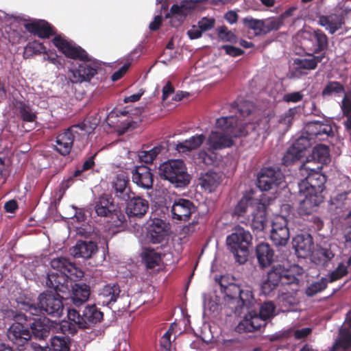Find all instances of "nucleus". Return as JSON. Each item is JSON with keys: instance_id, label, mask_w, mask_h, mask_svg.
<instances>
[{"instance_id": "obj_23", "label": "nucleus", "mask_w": 351, "mask_h": 351, "mask_svg": "<svg viewBox=\"0 0 351 351\" xmlns=\"http://www.w3.org/2000/svg\"><path fill=\"white\" fill-rule=\"evenodd\" d=\"M293 247L298 258H306L312 254L313 247V238L310 234L302 233L293 237Z\"/></svg>"}, {"instance_id": "obj_1", "label": "nucleus", "mask_w": 351, "mask_h": 351, "mask_svg": "<svg viewBox=\"0 0 351 351\" xmlns=\"http://www.w3.org/2000/svg\"><path fill=\"white\" fill-rule=\"evenodd\" d=\"M53 43L66 57L81 61L77 67L70 70V79L72 83L90 81L97 73V67L88 62L87 53L73 41L61 35H57L53 38Z\"/></svg>"}, {"instance_id": "obj_11", "label": "nucleus", "mask_w": 351, "mask_h": 351, "mask_svg": "<svg viewBox=\"0 0 351 351\" xmlns=\"http://www.w3.org/2000/svg\"><path fill=\"white\" fill-rule=\"evenodd\" d=\"M169 223L161 219L154 218L147 227L146 238L153 244L163 245L169 240Z\"/></svg>"}, {"instance_id": "obj_37", "label": "nucleus", "mask_w": 351, "mask_h": 351, "mask_svg": "<svg viewBox=\"0 0 351 351\" xmlns=\"http://www.w3.org/2000/svg\"><path fill=\"white\" fill-rule=\"evenodd\" d=\"M329 149L328 146L323 144H318L315 145L311 155L307 158V160H314L317 162L313 166L316 165H322L327 163L329 161Z\"/></svg>"}, {"instance_id": "obj_25", "label": "nucleus", "mask_w": 351, "mask_h": 351, "mask_svg": "<svg viewBox=\"0 0 351 351\" xmlns=\"http://www.w3.org/2000/svg\"><path fill=\"white\" fill-rule=\"evenodd\" d=\"M265 326L266 322L260 317H257V313L249 312L236 326L235 330L239 333L254 332L260 331L261 328Z\"/></svg>"}, {"instance_id": "obj_64", "label": "nucleus", "mask_w": 351, "mask_h": 351, "mask_svg": "<svg viewBox=\"0 0 351 351\" xmlns=\"http://www.w3.org/2000/svg\"><path fill=\"white\" fill-rule=\"evenodd\" d=\"M56 145L55 146L56 150L60 153L62 156L68 155L71 151L73 144H72V141L69 142H62L59 141H56Z\"/></svg>"}, {"instance_id": "obj_13", "label": "nucleus", "mask_w": 351, "mask_h": 351, "mask_svg": "<svg viewBox=\"0 0 351 351\" xmlns=\"http://www.w3.org/2000/svg\"><path fill=\"white\" fill-rule=\"evenodd\" d=\"M6 335L19 351L26 348L32 339L29 329L20 322L13 323L7 330Z\"/></svg>"}, {"instance_id": "obj_18", "label": "nucleus", "mask_w": 351, "mask_h": 351, "mask_svg": "<svg viewBox=\"0 0 351 351\" xmlns=\"http://www.w3.org/2000/svg\"><path fill=\"white\" fill-rule=\"evenodd\" d=\"M196 210L197 207L191 200L178 197L172 204L171 215L173 219L186 221Z\"/></svg>"}, {"instance_id": "obj_40", "label": "nucleus", "mask_w": 351, "mask_h": 351, "mask_svg": "<svg viewBox=\"0 0 351 351\" xmlns=\"http://www.w3.org/2000/svg\"><path fill=\"white\" fill-rule=\"evenodd\" d=\"M256 202H259L250 197H242L235 206L234 214L238 217H244L248 212L251 213L252 207H254Z\"/></svg>"}, {"instance_id": "obj_19", "label": "nucleus", "mask_w": 351, "mask_h": 351, "mask_svg": "<svg viewBox=\"0 0 351 351\" xmlns=\"http://www.w3.org/2000/svg\"><path fill=\"white\" fill-rule=\"evenodd\" d=\"M287 225V219L282 217L276 218L272 222L270 239L276 246H285L287 243L290 237Z\"/></svg>"}, {"instance_id": "obj_60", "label": "nucleus", "mask_w": 351, "mask_h": 351, "mask_svg": "<svg viewBox=\"0 0 351 351\" xmlns=\"http://www.w3.org/2000/svg\"><path fill=\"white\" fill-rule=\"evenodd\" d=\"M302 156L290 147L285 153L282 162L285 166H289L298 161Z\"/></svg>"}, {"instance_id": "obj_33", "label": "nucleus", "mask_w": 351, "mask_h": 351, "mask_svg": "<svg viewBox=\"0 0 351 351\" xmlns=\"http://www.w3.org/2000/svg\"><path fill=\"white\" fill-rule=\"evenodd\" d=\"M169 150L168 143L161 142L149 150L139 151L138 156L141 162L145 163L152 162L160 154H165Z\"/></svg>"}, {"instance_id": "obj_32", "label": "nucleus", "mask_w": 351, "mask_h": 351, "mask_svg": "<svg viewBox=\"0 0 351 351\" xmlns=\"http://www.w3.org/2000/svg\"><path fill=\"white\" fill-rule=\"evenodd\" d=\"M90 287L85 283L75 284L73 287L71 301L75 307H80L89 298Z\"/></svg>"}, {"instance_id": "obj_50", "label": "nucleus", "mask_w": 351, "mask_h": 351, "mask_svg": "<svg viewBox=\"0 0 351 351\" xmlns=\"http://www.w3.org/2000/svg\"><path fill=\"white\" fill-rule=\"evenodd\" d=\"M231 108L233 110H237L241 117H247L254 111L255 106L252 101H241L239 103H232Z\"/></svg>"}, {"instance_id": "obj_15", "label": "nucleus", "mask_w": 351, "mask_h": 351, "mask_svg": "<svg viewBox=\"0 0 351 351\" xmlns=\"http://www.w3.org/2000/svg\"><path fill=\"white\" fill-rule=\"evenodd\" d=\"M111 195L112 201L117 204H125L132 195L129 180L123 174H118L112 182Z\"/></svg>"}, {"instance_id": "obj_12", "label": "nucleus", "mask_w": 351, "mask_h": 351, "mask_svg": "<svg viewBox=\"0 0 351 351\" xmlns=\"http://www.w3.org/2000/svg\"><path fill=\"white\" fill-rule=\"evenodd\" d=\"M284 180V175L278 167H265L257 178V186L261 191H269L279 186Z\"/></svg>"}, {"instance_id": "obj_39", "label": "nucleus", "mask_w": 351, "mask_h": 351, "mask_svg": "<svg viewBox=\"0 0 351 351\" xmlns=\"http://www.w3.org/2000/svg\"><path fill=\"white\" fill-rule=\"evenodd\" d=\"M166 256H171L170 254L162 253L159 249L155 250L150 247H143L141 253L143 263H159L162 261V257Z\"/></svg>"}, {"instance_id": "obj_2", "label": "nucleus", "mask_w": 351, "mask_h": 351, "mask_svg": "<svg viewBox=\"0 0 351 351\" xmlns=\"http://www.w3.org/2000/svg\"><path fill=\"white\" fill-rule=\"evenodd\" d=\"M67 317L69 322H63L61 328L64 332L73 335L76 332V326L80 328H90L103 319V313L96 306L95 304L87 305L82 311L77 310L75 308H67Z\"/></svg>"}, {"instance_id": "obj_30", "label": "nucleus", "mask_w": 351, "mask_h": 351, "mask_svg": "<svg viewBox=\"0 0 351 351\" xmlns=\"http://www.w3.org/2000/svg\"><path fill=\"white\" fill-rule=\"evenodd\" d=\"M26 29L40 38H49L55 34L53 27L46 21L38 20L25 25Z\"/></svg>"}, {"instance_id": "obj_43", "label": "nucleus", "mask_w": 351, "mask_h": 351, "mask_svg": "<svg viewBox=\"0 0 351 351\" xmlns=\"http://www.w3.org/2000/svg\"><path fill=\"white\" fill-rule=\"evenodd\" d=\"M339 338L335 341L330 351H337L339 348L347 350L351 346V330L344 327L340 330Z\"/></svg>"}, {"instance_id": "obj_29", "label": "nucleus", "mask_w": 351, "mask_h": 351, "mask_svg": "<svg viewBox=\"0 0 351 351\" xmlns=\"http://www.w3.org/2000/svg\"><path fill=\"white\" fill-rule=\"evenodd\" d=\"M267 117H264L256 122V125L251 123H244V131L245 136L250 134V130L256 133L258 136L263 139L266 138L269 134L271 132V123H274Z\"/></svg>"}, {"instance_id": "obj_55", "label": "nucleus", "mask_w": 351, "mask_h": 351, "mask_svg": "<svg viewBox=\"0 0 351 351\" xmlns=\"http://www.w3.org/2000/svg\"><path fill=\"white\" fill-rule=\"evenodd\" d=\"M275 309L276 306L273 302H265L261 304L259 313H257V317H260L265 322L267 319L274 316Z\"/></svg>"}, {"instance_id": "obj_10", "label": "nucleus", "mask_w": 351, "mask_h": 351, "mask_svg": "<svg viewBox=\"0 0 351 351\" xmlns=\"http://www.w3.org/2000/svg\"><path fill=\"white\" fill-rule=\"evenodd\" d=\"M130 114L129 107L123 110L113 109L108 114L104 121L109 128L117 130L122 134L137 125L136 122L130 118Z\"/></svg>"}, {"instance_id": "obj_54", "label": "nucleus", "mask_w": 351, "mask_h": 351, "mask_svg": "<svg viewBox=\"0 0 351 351\" xmlns=\"http://www.w3.org/2000/svg\"><path fill=\"white\" fill-rule=\"evenodd\" d=\"M216 155L214 152L208 153L205 150H201L197 154L196 160L202 167L213 165L216 160Z\"/></svg>"}, {"instance_id": "obj_34", "label": "nucleus", "mask_w": 351, "mask_h": 351, "mask_svg": "<svg viewBox=\"0 0 351 351\" xmlns=\"http://www.w3.org/2000/svg\"><path fill=\"white\" fill-rule=\"evenodd\" d=\"M255 254L258 263H273L274 261V251L267 243H260L255 248Z\"/></svg>"}, {"instance_id": "obj_45", "label": "nucleus", "mask_w": 351, "mask_h": 351, "mask_svg": "<svg viewBox=\"0 0 351 351\" xmlns=\"http://www.w3.org/2000/svg\"><path fill=\"white\" fill-rule=\"evenodd\" d=\"M313 143L315 141L313 138L304 133V128L301 135L294 141L291 147L302 156L303 152L309 148Z\"/></svg>"}, {"instance_id": "obj_36", "label": "nucleus", "mask_w": 351, "mask_h": 351, "mask_svg": "<svg viewBox=\"0 0 351 351\" xmlns=\"http://www.w3.org/2000/svg\"><path fill=\"white\" fill-rule=\"evenodd\" d=\"M205 140L206 137L203 134H196L189 139L178 143L176 149L179 152H190L200 147Z\"/></svg>"}, {"instance_id": "obj_57", "label": "nucleus", "mask_w": 351, "mask_h": 351, "mask_svg": "<svg viewBox=\"0 0 351 351\" xmlns=\"http://www.w3.org/2000/svg\"><path fill=\"white\" fill-rule=\"evenodd\" d=\"M108 217L110 219L109 222L111 223V226L117 228L122 227L126 221L125 214L115 208H114L113 211Z\"/></svg>"}, {"instance_id": "obj_20", "label": "nucleus", "mask_w": 351, "mask_h": 351, "mask_svg": "<svg viewBox=\"0 0 351 351\" xmlns=\"http://www.w3.org/2000/svg\"><path fill=\"white\" fill-rule=\"evenodd\" d=\"M267 222L265 205L261 202H256L254 207H252L246 223L251 226L254 232L258 233L265 230Z\"/></svg>"}, {"instance_id": "obj_35", "label": "nucleus", "mask_w": 351, "mask_h": 351, "mask_svg": "<svg viewBox=\"0 0 351 351\" xmlns=\"http://www.w3.org/2000/svg\"><path fill=\"white\" fill-rule=\"evenodd\" d=\"M343 23V18L335 14L321 16L319 19V24L325 27L331 34L341 29Z\"/></svg>"}, {"instance_id": "obj_22", "label": "nucleus", "mask_w": 351, "mask_h": 351, "mask_svg": "<svg viewBox=\"0 0 351 351\" xmlns=\"http://www.w3.org/2000/svg\"><path fill=\"white\" fill-rule=\"evenodd\" d=\"M324 58V53L315 56L314 53H309L306 58H295L293 63V69L294 71L290 72V77H298L302 74L300 70H313L315 69L317 64L322 62Z\"/></svg>"}, {"instance_id": "obj_26", "label": "nucleus", "mask_w": 351, "mask_h": 351, "mask_svg": "<svg viewBox=\"0 0 351 351\" xmlns=\"http://www.w3.org/2000/svg\"><path fill=\"white\" fill-rule=\"evenodd\" d=\"M233 136L219 131H212L209 134L206 144L210 152L230 147L233 145Z\"/></svg>"}, {"instance_id": "obj_4", "label": "nucleus", "mask_w": 351, "mask_h": 351, "mask_svg": "<svg viewBox=\"0 0 351 351\" xmlns=\"http://www.w3.org/2000/svg\"><path fill=\"white\" fill-rule=\"evenodd\" d=\"M322 165L313 166L312 162L308 161L300 165L299 173L304 177L298 182L299 191H306L315 195H322L325 188L326 177L320 173Z\"/></svg>"}, {"instance_id": "obj_5", "label": "nucleus", "mask_w": 351, "mask_h": 351, "mask_svg": "<svg viewBox=\"0 0 351 351\" xmlns=\"http://www.w3.org/2000/svg\"><path fill=\"white\" fill-rule=\"evenodd\" d=\"M53 271L47 274L46 284L54 289L55 292L64 293L69 290L68 280H76L84 276L82 269L77 265H57V268L51 265Z\"/></svg>"}, {"instance_id": "obj_27", "label": "nucleus", "mask_w": 351, "mask_h": 351, "mask_svg": "<svg viewBox=\"0 0 351 351\" xmlns=\"http://www.w3.org/2000/svg\"><path fill=\"white\" fill-rule=\"evenodd\" d=\"M97 251V244L91 241H77L75 245L69 249L70 254L74 258L88 259Z\"/></svg>"}, {"instance_id": "obj_63", "label": "nucleus", "mask_w": 351, "mask_h": 351, "mask_svg": "<svg viewBox=\"0 0 351 351\" xmlns=\"http://www.w3.org/2000/svg\"><path fill=\"white\" fill-rule=\"evenodd\" d=\"M96 154L89 156L83 163L81 167L77 168L73 172L74 177L80 176L84 171L92 169L95 165V158Z\"/></svg>"}, {"instance_id": "obj_41", "label": "nucleus", "mask_w": 351, "mask_h": 351, "mask_svg": "<svg viewBox=\"0 0 351 351\" xmlns=\"http://www.w3.org/2000/svg\"><path fill=\"white\" fill-rule=\"evenodd\" d=\"M114 208L113 203L103 197H100L94 204V209L97 216L108 217Z\"/></svg>"}, {"instance_id": "obj_42", "label": "nucleus", "mask_w": 351, "mask_h": 351, "mask_svg": "<svg viewBox=\"0 0 351 351\" xmlns=\"http://www.w3.org/2000/svg\"><path fill=\"white\" fill-rule=\"evenodd\" d=\"M32 330V335L39 339H45L49 335V326L41 321L40 319H35L29 325Z\"/></svg>"}, {"instance_id": "obj_9", "label": "nucleus", "mask_w": 351, "mask_h": 351, "mask_svg": "<svg viewBox=\"0 0 351 351\" xmlns=\"http://www.w3.org/2000/svg\"><path fill=\"white\" fill-rule=\"evenodd\" d=\"M301 38V43L306 50L314 54L324 53L325 56V51L328 47V40L326 35L322 30H304L302 32Z\"/></svg>"}, {"instance_id": "obj_51", "label": "nucleus", "mask_w": 351, "mask_h": 351, "mask_svg": "<svg viewBox=\"0 0 351 351\" xmlns=\"http://www.w3.org/2000/svg\"><path fill=\"white\" fill-rule=\"evenodd\" d=\"M328 280L327 278L322 277L319 280L313 282L305 290V293L308 297H313L325 290L327 288Z\"/></svg>"}, {"instance_id": "obj_47", "label": "nucleus", "mask_w": 351, "mask_h": 351, "mask_svg": "<svg viewBox=\"0 0 351 351\" xmlns=\"http://www.w3.org/2000/svg\"><path fill=\"white\" fill-rule=\"evenodd\" d=\"M298 111L297 108H291L282 113L278 119V128L280 132H286L292 123Z\"/></svg>"}, {"instance_id": "obj_53", "label": "nucleus", "mask_w": 351, "mask_h": 351, "mask_svg": "<svg viewBox=\"0 0 351 351\" xmlns=\"http://www.w3.org/2000/svg\"><path fill=\"white\" fill-rule=\"evenodd\" d=\"M263 34H267L272 31H277L280 29L284 23L282 21L277 17H269L263 19Z\"/></svg>"}, {"instance_id": "obj_14", "label": "nucleus", "mask_w": 351, "mask_h": 351, "mask_svg": "<svg viewBox=\"0 0 351 351\" xmlns=\"http://www.w3.org/2000/svg\"><path fill=\"white\" fill-rule=\"evenodd\" d=\"M304 128V133L309 135L315 142L324 141L334 135L332 121L330 119L308 121Z\"/></svg>"}, {"instance_id": "obj_21", "label": "nucleus", "mask_w": 351, "mask_h": 351, "mask_svg": "<svg viewBox=\"0 0 351 351\" xmlns=\"http://www.w3.org/2000/svg\"><path fill=\"white\" fill-rule=\"evenodd\" d=\"M132 180L138 188L149 190L153 187L154 175L146 165L136 166L132 171Z\"/></svg>"}, {"instance_id": "obj_38", "label": "nucleus", "mask_w": 351, "mask_h": 351, "mask_svg": "<svg viewBox=\"0 0 351 351\" xmlns=\"http://www.w3.org/2000/svg\"><path fill=\"white\" fill-rule=\"evenodd\" d=\"M335 256V254L329 246H317L316 249L312 252V263H327Z\"/></svg>"}, {"instance_id": "obj_62", "label": "nucleus", "mask_w": 351, "mask_h": 351, "mask_svg": "<svg viewBox=\"0 0 351 351\" xmlns=\"http://www.w3.org/2000/svg\"><path fill=\"white\" fill-rule=\"evenodd\" d=\"M347 274V267H346L345 265H338V267L329 274V278H328V282H332L341 279Z\"/></svg>"}, {"instance_id": "obj_16", "label": "nucleus", "mask_w": 351, "mask_h": 351, "mask_svg": "<svg viewBox=\"0 0 351 351\" xmlns=\"http://www.w3.org/2000/svg\"><path fill=\"white\" fill-rule=\"evenodd\" d=\"M300 196L303 197L299 202L298 208V214L302 217H307L317 212L320 204L324 200L322 195H315L306 191H299Z\"/></svg>"}, {"instance_id": "obj_28", "label": "nucleus", "mask_w": 351, "mask_h": 351, "mask_svg": "<svg viewBox=\"0 0 351 351\" xmlns=\"http://www.w3.org/2000/svg\"><path fill=\"white\" fill-rule=\"evenodd\" d=\"M121 292V288L118 283L107 284L99 291V302L104 306L111 308L120 297Z\"/></svg>"}, {"instance_id": "obj_7", "label": "nucleus", "mask_w": 351, "mask_h": 351, "mask_svg": "<svg viewBox=\"0 0 351 351\" xmlns=\"http://www.w3.org/2000/svg\"><path fill=\"white\" fill-rule=\"evenodd\" d=\"M252 237L248 230L240 226L233 229L231 234L226 238L227 246L233 254L237 263H245L250 254L248 245Z\"/></svg>"}, {"instance_id": "obj_56", "label": "nucleus", "mask_w": 351, "mask_h": 351, "mask_svg": "<svg viewBox=\"0 0 351 351\" xmlns=\"http://www.w3.org/2000/svg\"><path fill=\"white\" fill-rule=\"evenodd\" d=\"M80 136L78 130H76V126L72 125L71 127L65 130L62 133L56 136V141L62 142L72 141L73 144L77 137Z\"/></svg>"}, {"instance_id": "obj_52", "label": "nucleus", "mask_w": 351, "mask_h": 351, "mask_svg": "<svg viewBox=\"0 0 351 351\" xmlns=\"http://www.w3.org/2000/svg\"><path fill=\"white\" fill-rule=\"evenodd\" d=\"M16 307L21 310L29 312L33 315H38L40 313V308L38 307V302H33L31 300H23L22 298L16 299Z\"/></svg>"}, {"instance_id": "obj_46", "label": "nucleus", "mask_w": 351, "mask_h": 351, "mask_svg": "<svg viewBox=\"0 0 351 351\" xmlns=\"http://www.w3.org/2000/svg\"><path fill=\"white\" fill-rule=\"evenodd\" d=\"M71 339L66 336H54L50 339L51 351H70Z\"/></svg>"}, {"instance_id": "obj_59", "label": "nucleus", "mask_w": 351, "mask_h": 351, "mask_svg": "<svg viewBox=\"0 0 351 351\" xmlns=\"http://www.w3.org/2000/svg\"><path fill=\"white\" fill-rule=\"evenodd\" d=\"M47 262H49V263H72L71 261L64 256H60V257H54L53 258H50L47 256V254L45 255H40V256H36L35 261H32V263H47Z\"/></svg>"}, {"instance_id": "obj_49", "label": "nucleus", "mask_w": 351, "mask_h": 351, "mask_svg": "<svg viewBox=\"0 0 351 351\" xmlns=\"http://www.w3.org/2000/svg\"><path fill=\"white\" fill-rule=\"evenodd\" d=\"M242 22L245 27L253 30L256 36L264 35L263 19H256L248 16L243 18Z\"/></svg>"}, {"instance_id": "obj_6", "label": "nucleus", "mask_w": 351, "mask_h": 351, "mask_svg": "<svg viewBox=\"0 0 351 351\" xmlns=\"http://www.w3.org/2000/svg\"><path fill=\"white\" fill-rule=\"evenodd\" d=\"M158 175L161 180L168 181L176 189L185 188L191 181V176L182 160H169L160 164Z\"/></svg>"}, {"instance_id": "obj_31", "label": "nucleus", "mask_w": 351, "mask_h": 351, "mask_svg": "<svg viewBox=\"0 0 351 351\" xmlns=\"http://www.w3.org/2000/svg\"><path fill=\"white\" fill-rule=\"evenodd\" d=\"M222 181V175L215 171H208L201 174L199 179V184L201 186L209 193H211L219 186Z\"/></svg>"}, {"instance_id": "obj_24", "label": "nucleus", "mask_w": 351, "mask_h": 351, "mask_svg": "<svg viewBox=\"0 0 351 351\" xmlns=\"http://www.w3.org/2000/svg\"><path fill=\"white\" fill-rule=\"evenodd\" d=\"M126 214L130 219H141L149 209V202L139 197H132L126 203Z\"/></svg>"}, {"instance_id": "obj_48", "label": "nucleus", "mask_w": 351, "mask_h": 351, "mask_svg": "<svg viewBox=\"0 0 351 351\" xmlns=\"http://www.w3.org/2000/svg\"><path fill=\"white\" fill-rule=\"evenodd\" d=\"M100 121L101 116H95L94 117L86 119L82 123L73 125L76 126L77 130H79L84 132L85 134H89L94 131L99 124Z\"/></svg>"}, {"instance_id": "obj_3", "label": "nucleus", "mask_w": 351, "mask_h": 351, "mask_svg": "<svg viewBox=\"0 0 351 351\" xmlns=\"http://www.w3.org/2000/svg\"><path fill=\"white\" fill-rule=\"evenodd\" d=\"M303 273L304 269L299 265H289V268L284 267V265L274 266L267 273V278L262 285V291L265 294H268L279 284L298 287L300 282L298 276Z\"/></svg>"}, {"instance_id": "obj_61", "label": "nucleus", "mask_w": 351, "mask_h": 351, "mask_svg": "<svg viewBox=\"0 0 351 351\" xmlns=\"http://www.w3.org/2000/svg\"><path fill=\"white\" fill-rule=\"evenodd\" d=\"M241 288L236 284H229L228 286L224 287L225 297L232 300L233 303L234 301L237 302L238 295L240 293Z\"/></svg>"}, {"instance_id": "obj_44", "label": "nucleus", "mask_w": 351, "mask_h": 351, "mask_svg": "<svg viewBox=\"0 0 351 351\" xmlns=\"http://www.w3.org/2000/svg\"><path fill=\"white\" fill-rule=\"evenodd\" d=\"M254 302V298L252 292L250 290H242L241 289L237 300V306L234 308V313H239L243 307L247 308L251 307Z\"/></svg>"}, {"instance_id": "obj_8", "label": "nucleus", "mask_w": 351, "mask_h": 351, "mask_svg": "<svg viewBox=\"0 0 351 351\" xmlns=\"http://www.w3.org/2000/svg\"><path fill=\"white\" fill-rule=\"evenodd\" d=\"M62 298L57 292L47 291L40 293L37 298L38 307L40 310V314L60 317L64 310Z\"/></svg>"}, {"instance_id": "obj_17", "label": "nucleus", "mask_w": 351, "mask_h": 351, "mask_svg": "<svg viewBox=\"0 0 351 351\" xmlns=\"http://www.w3.org/2000/svg\"><path fill=\"white\" fill-rule=\"evenodd\" d=\"M244 123H240L237 115L221 117L216 119L215 125L223 134L233 137L245 136Z\"/></svg>"}, {"instance_id": "obj_58", "label": "nucleus", "mask_w": 351, "mask_h": 351, "mask_svg": "<svg viewBox=\"0 0 351 351\" xmlns=\"http://www.w3.org/2000/svg\"><path fill=\"white\" fill-rule=\"evenodd\" d=\"M219 38L223 42L236 43L237 42V36L230 30L223 25L217 29Z\"/></svg>"}]
</instances>
